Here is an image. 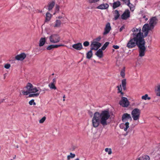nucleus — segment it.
I'll use <instances>...</instances> for the list:
<instances>
[{"label":"nucleus","mask_w":160,"mask_h":160,"mask_svg":"<svg viewBox=\"0 0 160 160\" xmlns=\"http://www.w3.org/2000/svg\"><path fill=\"white\" fill-rule=\"evenodd\" d=\"M126 79H123L122 81V85L124 90H126Z\"/></svg>","instance_id":"obj_23"},{"label":"nucleus","mask_w":160,"mask_h":160,"mask_svg":"<svg viewBox=\"0 0 160 160\" xmlns=\"http://www.w3.org/2000/svg\"><path fill=\"white\" fill-rule=\"evenodd\" d=\"M26 54L24 53H22L15 56V58L18 60L22 61L26 57Z\"/></svg>","instance_id":"obj_11"},{"label":"nucleus","mask_w":160,"mask_h":160,"mask_svg":"<svg viewBox=\"0 0 160 160\" xmlns=\"http://www.w3.org/2000/svg\"><path fill=\"white\" fill-rule=\"evenodd\" d=\"M30 93H34L39 91V90L35 87H34L33 85L30 83H28L25 87Z\"/></svg>","instance_id":"obj_6"},{"label":"nucleus","mask_w":160,"mask_h":160,"mask_svg":"<svg viewBox=\"0 0 160 160\" xmlns=\"http://www.w3.org/2000/svg\"><path fill=\"white\" fill-rule=\"evenodd\" d=\"M88 2L90 3H93L97 2L99 1V0H88Z\"/></svg>","instance_id":"obj_40"},{"label":"nucleus","mask_w":160,"mask_h":160,"mask_svg":"<svg viewBox=\"0 0 160 160\" xmlns=\"http://www.w3.org/2000/svg\"><path fill=\"white\" fill-rule=\"evenodd\" d=\"M52 75H54V73H53Z\"/></svg>","instance_id":"obj_58"},{"label":"nucleus","mask_w":160,"mask_h":160,"mask_svg":"<svg viewBox=\"0 0 160 160\" xmlns=\"http://www.w3.org/2000/svg\"><path fill=\"white\" fill-rule=\"evenodd\" d=\"M121 5V3L119 1H117L116 2H114L113 3V9H115L119 7Z\"/></svg>","instance_id":"obj_17"},{"label":"nucleus","mask_w":160,"mask_h":160,"mask_svg":"<svg viewBox=\"0 0 160 160\" xmlns=\"http://www.w3.org/2000/svg\"><path fill=\"white\" fill-rule=\"evenodd\" d=\"M158 20L156 17H153L149 20V24L146 23L143 26L142 31L144 33V37L147 36L149 31L153 29L156 25Z\"/></svg>","instance_id":"obj_3"},{"label":"nucleus","mask_w":160,"mask_h":160,"mask_svg":"<svg viewBox=\"0 0 160 160\" xmlns=\"http://www.w3.org/2000/svg\"><path fill=\"white\" fill-rule=\"evenodd\" d=\"M111 28L110 26V23H107L105 28L104 31L103 33V35H105L107 34L110 31V30H111Z\"/></svg>","instance_id":"obj_12"},{"label":"nucleus","mask_w":160,"mask_h":160,"mask_svg":"<svg viewBox=\"0 0 160 160\" xmlns=\"http://www.w3.org/2000/svg\"><path fill=\"white\" fill-rule=\"evenodd\" d=\"M128 6L129 7L131 11H134V8L133 5L130 2L128 4Z\"/></svg>","instance_id":"obj_31"},{"label":"nucleus","mask_w":160,"mask_h":160,"mask_svg":"<svg viewBox=\"0 0 160 160\" xmlns=\"http://www.w3.org/2000/svg\"><path fill=\"white\" fill-rule=\"evenodd\" d=\"M45 42L46 39L45 38H41L39 41V46L40 47H42L43 46Z\"/></svg>","instance_id":"obj_21"},{"label":"nucleus","mask_w":160,"mask_h":160,"mask_svg":"<svg viewBox=\"0 0 160 160\" xmlns=\"http://www.w3.org/2000/svg\"><path fill=\"white\" fill-rule=\"evenodd\" d=\"M141 110L138 108H135L133 109L131 112V115L134 121L138 120L140 117Z\"/></svg>","instance_id":"obj_5"},{"label":"nucleus","mask_w":160,"mask_h":160,"mask_svg":"<svg viewBox=\"0 0 160 160\" xmlns=\"http://www.w3.org/2000/svg\"><path fill=\"white\" fill-rule=\"evenodd\" d=\"M156 95L158 96H160V85L157 87Z\"/></svg>","instance_id":"obj_32"},{"label":"nucleus","mask_w":160,"mask_h":160,"mask_svg":"<svg viewBox=\"0 0 160 160\" xmlns=\"http://www.w3.org/2000/svg\"><path fill=\"white\" fill-rule=\"evenodd\" d=\"M65 95H64L63 97V102L65 101Z\"/></svg>","instance_id":"obj_51"},{"label":"nucleus","mask_w":160,"mask_h":160,"mask_svg":"<svg viewBox=\"0 0 160 160\" xmlns=\"http://www.w3.org/2000/svg\"><path fill=\"white\" fill-rule=\"evenodd\" d=\"M105 151L107 152H108V154H111L112 153V150L111 148H106L105 149Z\"/></svg>","instance_id":"obj_33"},{"label":"nucleus","mask_w":160,"mask_h":160,"mask_svg":"<svg viewBox=\"0 0 160 160\" xmlns=\"http://www.w3.org/2000/svg\"><path fill=\"white\" fill-rule=\"evenodd\" d=\"M114 19L115 20H117L120 17V14L118 10H116L114 12Z\"/></svg>","instance_id":"obj_16"},{"label":"nucleus","mask_w":160,"mask_h":160,"mask_svg":"<svg viewBox=\"0 0 160 160\" xmlns=\"http://www.w3.org/2000/svg\"><path fill=\"white\" fill-rule=\"evenodd\" d=\"M88 113L89 114V115H90V116L91 117H92V115H93V113H92V111H90V110H89L88 111Z\"/></svg>","instance_id":"obj_45"},{"label":"nucleus","mask_w":160,"mask_h":160,"mask_svg":"<svg viewBox=\"0 0 160 160\" xmlns=\"http://www.w3.org/2000/svg\"><path fill=\"white\" fill-rule=\"evenodd\" d=\"M53 48V45H50L47 48V49L48 50H51Z\"/></svg>","instance_id":"obj_41"},{"label":"nucleus","mask_w":160,"mask_h":160,"mask_svg":"<svg viewBox=\"0 0 160 160\" xmlns=\"http://www.w3.org/2000/svg\"><path fill=\"white\" fill-rule=\"evenodd\" d=\"M112 47L115 49H118L119 48V46L115 45H113L112 46Z\"/></svg>","instance_id":"obj_44"},{"label":"nucleus","mask_w":160,"mask_h":160,"mask_svg":"<svg viewBox=\"0 0 160 160\" xmlns=\"http://www.w3.org/2000/svg\"><path fill=\"white\" fill-rule=\"evenodd\" d=\"M119 103L120 105L123 107H127L129 104V103L128 99L125 97H122V98Z\"/></svg>","instance_id":"obj_8"},{"label":"nucleus","mask_w":160,"mask_h":160,"mask_svg":"<svg viewBox=\"0 0 160 160\" xmlns=\"http://www.w3.org/2000/svg\"><path fill=\"white\" fill-rule=\"evenodd\" d=\"M65 46L64 45L62 44H59V45H53V48H57L58 47H61V46Z\"/></svg>","instance_id":"obj_35"},{"label":"nucleus","mask_w":160,"mask_h":160,"mask_svg":"<svg viewBox=\"0 0 160 160\" xmlns=\"http://www.w3.org/2000/svg\"><path fill=\"white\" fill-rule=\"evenodd\" d=\"M22 92L23 95H28L30 93V92L28 90L26 91L24 90H22Z\"/></svg>","instance_id":"obj_36"},{"label":"nucleus","mask_w":160,"mask_h":160,"mask_svg":"<svg viewBox=\"0 0 160 160\" xmlns=\"http://www.w3.org/2000/svg\"><path fill=\"white\" fill-rule=\"evenodd\" d=\"M11 160H12V159H11Z\"/></svg>","instance_id":"obj_59"},{"label":"nucleus","mask_w":160,"mask_h":160,"mask_svg":"<svg viewBox=\"0 0 160 160\" xmlns=\"http://www.w3.org/2000/svg\"><path fill=\"white\" fill-rule=\"evenodd\" d=\"M15 157L16 156H15V157L13 158V159H15Z\"/></svg>","instance_id":"obj_57"},{"label":"nucleus","mask_w":160,"mask_h":160,"mask_svg":"<svg viewBox=\"0 0 160 160\" xmlns=\"http://www.w3.org/2000/svg\"><path fill=\"white\" fill-rule=\"evenodd\" d=\"M55 4V2L54 1H52L51 2L49 3L48 4V10L49 11L51 10L53 8Z\"/></svg>","instance_id":"obj_19"},{"label":"nucleus","mask_w":160,"mask_h":160,"mask_svg":"<svg viewBox=\"0 0 160 160\" xmlns=\"http://www.w3.org/2000/svg\"><path fill=\"white\" fill-rule=\"evenodd\" d=\"M130 16V12L128 9L126 10L121 16V18L123 20H126Z\"/></svg>","instance_id":"obj_10"},{"label":"nucleus","mask_w":160,"mask_h":160,"mask_svg":"<svg viewBox=\"0 0 160 160\" xmlns=\"http://www.w3.org/2000/svg\"><path fill=\"white\" fill-rule=\"evenodd\" d=\"M3 100H3L2 101V102H0V104L1 102H3Z\"/></svg>","instance_id":"obj_55"},{"label":"nucleus","mask_w":160,"mask_h":160,"mask_svg":"<svg viewBox=\"0 0 160 160\" xmlns=\"http://www.w3.org/2000/svg\"><path fill=\"white\" fill-rule=\"evenodd\" d=\"M121 1H122L125 4L128 5V4L130 2V0H120Z\"/></svg>","instance_id":"obj_38"},{"label":"nucleus","mask_w":160,"mask_h":160,"mask_svg":"<svg viewBox=\"0 0 160 160\" xmlns=\"http://www.w3.org/2000/svg\"><path fill=\"white\" fill-rule=\"evenodd\" d=\"M149 157L148 155H144L138 158L137 160H149Z\"/></svg>","instance_id":"obj_20"},{"label":"nucleus","mask_w":160,"mask_h":160,"mask_svg":"<svg viewBox=\"0 0 160 160\" xmlns=\"http://www.w3.org/2000/svg\"><path fill=\"white\" fill-rule=\"evenodd\" d=\"M49 39L51 42L53 43H57L60 41V38L58 34H53L50 37Z\"/></svg>","instance_id":"obj_7"},{"label":"nucleus","mask_w":160,"mask_h":160,"mask_svg":"<svg viewBox=\"0 0 160 160\" xmlns=\"http://www.w3.org/2000/svg\"><path fill=\"white\" fill-rule=\"evenodd\" d=\"M109 6L107 3H103L99 5L96 8L100 9H106L108 8Z\"/></svg>","instance_id":"obj_14"},{"label":"nucleus","mask_w":160,"mask_h":160,"mask_svg":"<svg viewBox=\"0 0 160 160\" xmlns=\"http://www.w3.org/2000/svg\"><path fill=\"white\" fill-rule=\"evenodd\" d=\"M128 120H130V121L132 120L131 115L128 113L123 114L122 116V120L123 122H125V124H124L125 126V128L124 129L125 131H126L129 127V123L128 122Z\"/></svg>","instance_id":"obj_4"},{"label":"nucleus","mask_w":160,"mask_h":160,"mask_svg":"<svg viewBox=\"0 0 160 160\" xmlns=\"http://www.w3.org/2000/svg\"><path fill=\"white\" fill-rule=\"evenodd\" d=\"M29 104L30 105H36V103L34 102V99H32L29 102Z\"/></svg>","instance_id":"obj_34"},{"label":"nucleus","mask_w":160,"mask_h":160,"mask_svg":"<svg viewBox=\"0 0 160 160\" xmlns=\"http://www.w3.org/2000/svg\"><path fill=\"white\" fill-rule=\"evenodd\" d=\"M109 43V42H106L105 44H104V45L102 46V47L101 50H104L108 46V44Z\"/></svg>","instance_id":"obj_30"},{"label":"nucleus","mask_w":160,"mask_h":160,"mask_svg":"<svg viewBox=\"0 0 160 160\" xmlns=\"http://www.w3.org/2000/svg\"><path fill=\"white\" fill-rule=\"evenodd\" d=\"M58 18L59 19H61L62 18V17H60V16H59L58 17Z\"/></svg>","instance_id":"obj_53"},{"label":"nucleus","mask_w":160,"mask_h":160,"mask_svg":"<svg viewBox=\"0 0 160 160\" xmlns=\"http://www.w3.org/2000/svg\"><path fill=\"white\" fill-rule=\"evenodd\" d=\"M124 28V27L122 26L119 29V31L121 32Z\"/></svg>","instance_id":"obj_46"},{"label":"nucleus","mask_w":160,"mask_h":160,"mask_svg":"<svg viewBox=\"0 0 160 160\" xmlns=\"http://www.w3.org/2000/svg\"><path fill=\"white\" fill-rule=\"evenodd\" d=\"M101 37H99L97 38H96L95 40L98 42V41H100V40H101Z\"/></svg>","instance_id":"obj_48"},{"label":"nucleus","mask_w":160,"mask_h":160,"mask_svg":"<svg viewBox=\"0 0 160 160\" xmlns=\"http://www.w3.org/2000/svg\"><path fill=\"white\" fill-rule=\"evenodd\" d=\"M108 110H103L100 113L95 112L92 119V125L94 128L98 127L100 123L105 126L108 124L107 120L110 117Z\"/></svg>","instance_id":"obj_2"},{"label":"nucleus","mask_w":160,"mask_h":160,"mask_svg":"<svg viewBox=\"0 0 160 160\" xmlns=\"http://www.w3.org/2000/svg\"><path fill=\"white\" fill-rule=\"evenodd\" d=\"M83 44L84 46L87 47L89 45V42L88 41H85L83 42Z\"/></svg>","instance_id":"obj_39"},{"label":"nucleus","mask_w":160,"mask_h":160,"mask_svg":"<svg viewBox=\"0 0 160 160\" xmlns=\"http://www.w3.org/2000/svg\"><path fill=\"white\" fill-rule=\"evenodd\" d=\"M132 38H131L128 43L127 47L128 48H134L137 46L138 48L139 56L142 57L144 56L146 50L145 47V41L144 38V35L141 32L140 28H134L132 29Z\"/></svg>","instance_id":"obj_1"},{"label":"nucleus","mask_w":160,"mask_h":160,"mask_svg":"<svg viewBox=\"0 0 160 160\" xmlns=\"http://www.w3.org/2000/svg\"><path fill=\"white\" fill-rule=\"evenodd\" d=\"M59 6L58 5H57L56 6V8L57 10L58 11L59 10Z\"/></svg>","instance_id":"obj_50"},{"label":"nucleus","mask_w":160,"mask_h":160,"mask_svg":"<svg viewBox=\"0 0 160 160\" xmlns=\"http://www.w3.org/2000/svg\"><path fill=\"white\" fill-rule=\"evenodd\" d=\"M117 88H118V92H121L122 91V88L121 85H120L119 86H118L117 87Z\"/></svg>","instance_id":"obj_42"},{"label":"nucleus","mask_w":160,"mask_h":160,"mask_svg":"<svg viewBox=\"0 0 160 160\" xmlns=\"http://www.w3.org/2000/svg\"><path fill=\"white\" fill-rule=\"evenodd\" d=\"M101 46V44L100 42L96 41H93L92 42L91 45V50H98Z\"/></svg>","instance_id":"obj_9"},{"label":"nucleus","mask_w":160,"mask_h":160,"mask_svg":"<svg viewBox=\"0 0 160 160\" xmlns=\"http://www.w3.org/2000/svg\"><path fill=\"white\" fill-rule=\"evenodd\" d=\"M75 157V154H73L72 153V152H70V155H68L67 156V160H70V158H73Z\"/></svg>","instance_id":"obj_26"},{"label":"nucleus","mask_w":160,"mask_h":160,"mask_svg":"<svg viewBox=\"0 0 160 160\" xmlns=\"http://www.w3.org/2000/svg\"><path fill=\"white\" fill-rule=\"evenodd\" d=\"M36 92H37V93H36L29 94L28 97L29 98H30V97H38L39 96V95L40 93V92H39L38 91Z\"/></svg>","instance_id":"obj_24"},{"label":"nucleus","mask_w":160,"mask_h":160,"mask_svg":"<svg viewBox=\"0 0 160 160\" xmlns=\"http://www.w3.org/2000/svg\"><path fill=\"white\" fill-rule=\"evenodd\" d=\"M46 119L45 117H43L40 120L39 122L40 123H43Z\"/></svg>","instance_id":"obj_37"},{"label":"nucleus","mask_w":160,"mask_h":160,"mask_svg":"<svg viewBox=\"0 0 160 160\" xmlns=\"http://www.w3.org/2000/svg\"><path fill=\"white\" fill-rule=\"evenodd\" d=\"M56 79L55 78H53V79H52V83H54V84H56Z\"/></svg>","instance_id":"obj_47"},{"label":"nucleus","mask_w":160,"mask_h":160,"mask_svg":"<svg viewBox=\"0 0 160 160\" xmlns=\"http://www.w3.org/2000/svg\"><path fill=\"white\" fill-rule=\"evenodd\" d=\"M72 47L78 50H80L83 48L82 45L80 42L73 44L72 45Z\"/></svg>","instance_id":"obj_13"},{"label":"nucleus","mask_w":160,"mask_h":160,"mask_svg":"<svg viewBox=\"0 0 160 160\" xmlns=\"http://www.w3.org/2000/svg\"><path fill=\"white\" fill-rule=\"evenodd\" d=\"M142 99L144 100H150L151 98L148 97V95L147 94H146L142 96L141 98Z\"/></svg>","instance_id":"obj_29"},{"label":"nucleus","mask_w":160,"mask_h":160,"mask_svg":"<svg viewBox=\"0 0 160 160\" xmlns=\"http://www.w3.org/2000/svg\"><path fill=\"white\" fill-rule=\"evenodd\" d=\"M48 86L51 89L55 90L57 88L55 86V84L52 82L49 84Z\"/></svg>","instance_id":"obj_27"},{"label":"nucleus","mask_w":160,"mask_h":160,"mask_svg":"<svg viewBox=\"0 0 160 160\" xmlns=\"http://www.w3.org/2000/svg\"><path fill=\"white\" fill-rule=\"evenodd\" d=\"M16 147H17V148H18V145H17Z\"/></svg>","instance_id":"obj_56"},{"label":"nucleus","mask_w":160,"mask_h":160,"mask_svg":"<svg viewBox=\"0 0 160 160\" xmlns=\"http://www.w3.org/2000/svg\"><path fill=\"white\" fill-rule=\"evenodd\" d=\"M55 24L53 25L54 27L56 28H59L60 27L61 24V22L60 20H56L54 22Z\"/></svg>","instance_id":"obj_18"},{"label":"nucleus","mask_w":160,"mask_h":160,"mask_svg":"<svg viewBox=\"0 0 160 160\" xmlns=\"http://www.w3.org/2000/svg\"><path fill=\"white\" fill-rule=\"evenodd\" d=\"M95 55L97 57L100 58H102L103 57V52L102 50L99 49L95 53Z\"/></svg>","instance_id":"obj_15"},{"label":"nucleus","mask_w":160,"mask_h":160,"mask_svg":"<svg viewBox=\"0 0 160 160\" xmlns=\"http://www.w3.org/2000/svg\"><path fill=\"white\" fill-rule=\"evenodd\" d=\"M75 160H79V158H77L76 159H75Z\"/></svg>","instance_id":"obj_54"},{"label":"nucleus","mask_w":160,"mask_h":160,"mask_svg":"<svg viewBox=\"0 0 160 160\" xmlns=\"http://www.w3.org/2000/svg\"><path fill=\"white\" fill-rule=\"evenodd\" d=\"M125 68L124 67L120 72V75L122 78H124L125 76Z\"/></svg>","instance_id":"obj_28"},{"label":"nucleus","mask_w":160,"mask_h":160,"mask_svg":"<svg viewBox=\"0 0 160 160\" xmlns=\"http://www.w3.org/2000/svg\"><path fill=\"white\" fill-rule=\"evenodd\" d=\"M92 50H91H91L89 51H88L87 52V53L86 57L88 59H89L91 58H92Z\"/></svg>","instance_id":"obj_22"},{"label":"nucleus","mask_w":160,"mask_h":160,"mask_svg":"<svg viewBox=\"0 0 160 160\" xmlns=\"http://www.w3.org/2000/svg\"><path fill=\"white\" fill-rule=\"evenodd\" d=\"M46 21H49L51 18L52 16L51 14L50 13L47 12L46 13Z\"/></svg>","instance_id":"obj_25"},{"label":"nucleus","mask_w":160,"mask_h":160,"mask_svg":"<svg viewBox=\"0 0 160 160\" xmlns=\"http://www.w3.org/2000/svg\"><path fill=\"white\" fill-rule=\"evenodd\" d=\"M143 18H145V21H147L148 20V18H146L145 16H144L143 17Z\"/></svg>","instance_id":"obj_49"},{"label":"nucleus","mask_w":160,"mask_h":160,"mask_svg":"<svg viewBox=\"0 0 160 160\" xmlns=\"http://www.w3.org/2000/svg\"><path fill=\"white\" fill-rule=\"evenodd\" d=\"M120 92L121 93V94H122V95H123V94L124 93L122 91H121V92Z\"/></svg>","instance_id":"obj_52"},{"label":"nucleus","mask_w":160,"mask_h":160,"mask_svg":"<svg viewBox=\"0 0 160 160\" xmlns=\"http://www.w3.org/2000/svg\"><path fill=\"white\" fill-rule=\"evenodd\" d=\"M10 64H6L4 65V68L6 69H8L10 67Z\"/></svg>","instance_id":"obj_43"}]
</instances>
